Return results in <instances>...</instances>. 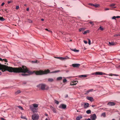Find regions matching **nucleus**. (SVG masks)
<instances>
[{
	"label": "nucleus",
	"instance_id": "f257e3e1",
	"mask_svg": "<svg viewBox=\"0 0 120 120\" xmlns=\"http://www.w3.org/2000/svg\"><path fill=\"white\" fill-rule=\"evenodd\" d=\"M0 70H2V71L3 72L7 71L11 72L23 73L21 75L23 76L29 75L32 74L34 73L37 75V71L33 72L30 71L27 69L26 67L24 66H22V67L15 68L8 67L0 64Z\"/></svg>",
	"mask_w": 120,
	"mask_h": 120
},
{
	"label": "nucleus",
	"instance_id": "f03ea898",
	"mask_svg": "<svg viewBox=\"0 0 120 120\" xmlns=\"http://www.w3.org/2000/svg\"><path fill=\"white\" fill-rule=\"evenodd\" d=\"M37 87L42 90H48L49 89V87L45 84H40L37 86Z\"/></svg>",
	"mask_w": 120,
	"mask_h": 120
},
{
	"label": "nucleus",
	"instance_id": "7ed1b4c3",
	"mask_svg": "<svg viewBox=\"0 0 120 120\" xmlns=\"http://www.w3.org/2000/svg\"><path fill=\"white\" fill-rule=\"evenodd\" d=\"M39 118V116L38 114H34L32 116V118L33 120H38Z\"/></svg>",
	"mask_w": 120,
	"mask_h": 120
},
{
	"label": "nucleus",
	"instance_id": "20e7f679",
	"mask_svg": "<svg viewBox=\"0 0 120 120\" xmlns=\"http://www.w3.org/2000/svg\"><path fill=\"white\" fill-rule=\"evenodd\" d=\"M106 75L105 73H103L101 72H97L93 73V75Z\"/></svg>",
	"mask_w": 120,
	"mask_h": 120
},
{
	"label": "nucleus",
	"instance_id": "39448f33",
	"mask_svg": "<svg viewBox=\"0 0 120 120\" xmlns=\"http://www.w3.org/2000/svg\"><path fill=\"white\" fill-rule=\"evenodd\" d=\"M96 118L97 117L96 115L95 114H94L90 115V119L92 120H95Z\"/></svg>",
	"mask_w": 120,
	"mask_h": 120
},
{
	"label": "nucleus",
	"instance_id": "423d86ee",
	"mask_svg": "<svg viewBox=\"0 0 120 120\" xmlns=\"http://www.w3.org/2000/svg\"><path fill=\"white\" fill-rule=\"evenodd\" d=\"M30 109L33 112H36L38 109L37 108H34L32 105L30 106Z\"/></svg>",
	"mask_w": 120,
	"mask_h": 120
},
{
	"label": "nucleus",
	"instance_id": "0eeeda50",
	"mask_svg": "<svg viewBox=\"0 0 120 120\" xmlns=\"http://www.w3.org/2000/svg\"><path fill=\"white\" fill-rule=\"evenodd\" d=\"M66 105L64 104H61L59 106V107L60 108L63 109H65L66 107Z\"/></svg>",
	"mask_w": 120,
	"mask_h": 120
},
{
	"label": "nucleus",
	"instance_id": "6e6552de",
	"mask_svg": "<svg viewBox=\"0 0 120 120\" xmlns=\"http://www.w3.org/2000/svg\"><path fill=\"white\" fill-rule=\"evenodd\" d=\"M80 66V64H73L72 65V66L73 67H79Z\"/></svg>",
	"mask_w": 120,
	"mask_h": 120
},
{
	"label": "nucleus",
	"instance_id": "1a4fd4ad",
	"mask_svg": "<svg viewBox=\"0 0 120 120\" xmlns=\"http://www.w3.org/2000/svg\"><path fill=\"white\" fill-rule=\"evenodd\" d=\"M115 104V103L113 102H109L107 104L108 105L111 106L114 105Z\"/></svg>",
	"mask_w": 120,
	"mask_h": 120
},
{
	"label": "nucleus",
	"instance_id": "9d476101",
	"mask_svg": "<svg viewBox=\"0 0 120 120\" xmlns=\"http://www.w3.org/2000/svg\"><path fill=\"white\" fill-rule=\"evenodd\" d=\"M89 104L88 103H84V107L85 109H86L89 107Z\"/></svg>",
	"mask_w": 120,
	"mask_h": 120
},
{
	"label": "nucleus",
	"instance_id": "9b49d317",
	"mask_svg": "<svg viewBox=\"0 0 120 120\" xmlns=\"http://www.w3.org/2000/svg\"><path fill=\"white\" fill-rule=\"evenodd\" d=\"M86 98L87 99L90 100L91 101H92L94 100L93 98L92 97H87Z\"/></svg>",
	"mask_w": 120,
	"mask_h": 120
},
{
	"label": "nucleus",
	"instance_id": "f8f14e48",
	"mask_svg": "<svg viewBox=\"0 0 120 120\" xmlns=\"http://www.w3.org/2000/svg\"><path fill=\"white\" fill-rule=\"evenodd\" d=\"M78 83L77 81H75L74 82H71L70 84L71 85H75Z\"/></svg>",
	"mask_w": 120,
	"mask_h": 120
},
{
	"label": "nucleus",
	"instance_id": "ddd939ff",
	"mask_svg": "<svg viewBox=\"0 0 120 120\" xmlns=\"http://www.w3.org/2000/svg\"><path fill=\"white\" fill-rule=\"evenodd\" d=\"M50 108L53 111L54 113H56V109L52 106H51Z\"/></svg>",
	"mask_w": 120,
	"mask_h": 120
},
{
	"label": "nucleus",
	"instance_id": "4468645a",
	"mask_svg": "<svg viewBox=\"0 0 120 120\" xmlns=\"http://www.w3.org/2000/svg\"><path fill=\"white\" fill-rule=\"evenodd\" d=\"M38 105L36 103H34L32 105V106L34 108H37L38 107Z\"/></svg>",
	"mask_w": 120,
	"mask_h": 120
},
{
	"label": "nucleus",
	"instance_id": "2eb2a0df",
	"mask_svg": "<svg viewBox=\"0 0 120 120\" xmlns=\"http://www.w3.org/2000/svg\"><path fill=\"white\" fill-rule=\"evenodd\" d=\"M82 116H77L76 118V120H80L82 118Z\"/></svg>",
	"mask_w": 120,
	"mask_h": 120
},
{
	"label": "nucleus",
	"instance_id": "dca6fc26",
	"mask_svg": "<svg viewBox=\"0 0 120 120\" xmlns=\"http://www.w3.org/2000/svg\"><path fill=\"white\" fill-rule=\"evenodd\" d=\"M70 49L71 50L74 51L75 52H79V50H76L75 49Z\"/></svg>",
	"mask_w": 120,
	"mask_h": 120
},
{
	"label": "nucleus",
	"instance_id": "f3484780",
	"mask_svg": "<svg viewBox=\"0 0 120 120\" xmlns=\"http://www.w3.org/2000/svg\"><path fill=\"white\" fill-rule=\"evenodd\" d=\"M109 44L110 45H116V43L112 42H109Z\"/></svg>",
	"mask_w": 120,
	"mask_h": 120
},
{
	"label": "nucleus",
	"instance_id": "a211bd4d",
	"mask_svg": "<svg viewBox=\"0 0 120 120\" xmlns=\"http://www.w3.org/2000/svg\"><path fill=\"white\" fill-rule=\"evenodd\" d=\"M21 92L20 90H18L15 92V94L16 95H17L20 93H21Z\"/></svg>",
	"mask_w": 120,
	"mask_h": 120
},
{
	"label": "nucleus",
	"instance_id": "6ab92c4d",
	"mask_svg": "<svg viewBox=\"0 0 120 120\" xmlns=\"http://www.w3.org/2000/svg\"><path fill=\"white\" fill-rule=\"evenodd\" d=\"M48 80L49 82H53L54 81V80L52 78H49L48 79Z\"/></svg>",
	"mask_w": 120,
	"mask_h": 120
},
{
	"label": "nucleus",
	"instance_id": "aec40b11",
	"mask_svg": "<svg viewBox=\"0 0 120 120\" xmlns=\"http://www.w3.org/2000/svg\"><path fill=\"white\" fill-rule=\"evenodd\" d=\"M86 76V75H79V78L85 77Z\"/></svg>",
	"mask_w": 120,
	"mask_h": 120
},
{
	"label": "nucleus",
	"instance_id": "412c9836",
	"mask_svg": "<svg viewBox=\"0 0 120 120\" xmlns=\"http://www.w3.org/2000/svg\"><path fill=\"white\" fill-rule=\"evenodd\" d=\"M85 29V28H81L79 29V31L80 32L83 31Z\"/></svg>",
	"mask_w": 120,
	"mask_h": 120
},
{
	"label": "nucleus",
	"instance_id": "4be33fe9",
	"mask_svg": "<svg viewBox=\"0 0 120 120\" xmlns=\"http://www.w3.org/2000/svg\"><path fill=\"white\" fill-rule=\"evenodd\" d=\"M91 111L90 110V109L87 110L86 111V113H87V114H89L90 113H91Z\"/></svg>",
	"mask_w": 120,
	"mask_h": 120
},
{
	"label": "nucleus",
	"instance_id": "5701e85b",
	"mask_svg": "<svg viewBox=\"0 0 120 120\" xmlns=\"http://www.w3.org/2000/svg\"><path fill=\"white\" fill-rule=\"evenodd\" d=\"M62 77H57L56 79V80L57 81L61 80L62 79Z\"/></svg>",
	"mask_w": 120,
	"mask_h": 120
},
{
	"label": "nucleus",
	"instance_id": "b1692460",
	"mask_svg": "<svg viewBox=\"0 0 120 120\" xmlns=\"http://www.w3.org/2000/svg\"><path fill=\"white\" fill-rule=\"evenodd\" d=\"M100 6L99 4H94V6L96 8Z\"/></svg>",
	"mask_w": 120,
	"mask_h": 120
},
{
	"label": "nucleus",
	"instance_id": "393cba45",
	"mask_svg": "<svg viewBox=\"0 0 120 120\" xmlns=\"http://www.w3.org/2000/svg\"><path fill=\"white\" fill-rule=\"evenodd\" d=\"M55 58L57 59H59L60 60H62V57H55Z\"/></svg>",
	"mask_w": 120,
	"mask_h": 120
},
{
	"label": "nucleus",
	"instance_id": "a878e982",
	"mask_svg": "<svg viewBox=\"0 0 120 120\" xmlns=\"http://www.w3.org/2000/svg\"><path fill=\"white\" fill-rule=\"evenodd\" d=\"M89 32V30H87L86 31H85L84 32L82 33L83 34H86L87 33H88Z\"/></svg>",
	"mask_w": 120,
	"mask_h": 120
},
{
	"label": "nucleus",
	"instance_id": "bb28decb",
	"mask_svg": "<svg viewBox=\"0 0 120 120\" xmlns=\"http://www.w3.org/2000/svg\"><path fill=\"white\" fill-rule=\"evenodd\" d=\"M54 102L55 104H56L57 105H58L59 104V101H58L56 100H54Z\"/></svg>",
	"mask_w": 120,
	"mask_h": 120
},
{
	"label": "nucleus",
	"instance_id": "cd10ccee",
	"mask_svg": "<svg viewBox=\"0 0 120 120\" xmlns=\"http://www.w3.org/2000/svg\"><path fill=\"white\" fill-rule=\"evenodd\" d=\"M5 20V19L3 18L2 17H0V20L1 21H3L4 20Z\"/></svg>",
	"mask_w": 120,
	"mask_h": 120
},
{
	"label": "nucleus",
	"instance_id": "c85d7f7f",
	"mask_svg": "<svg viewBox=\"0 0 120 120\" xmlns=\"http://www.w3.org/2000/svg\"><path fill=\"white\" fill-rule=\"evenodd\" d=\"M99 29L102 31L103 30V28L101 26H100L98 29V30H99Z\"/></svg>",
	"mask_w": 120,
	"mask_h": 120
},
{
	"label": "nucleus",
	"instance_id": "c756f323",
	"mask_svg": "<svg viewBox=\"0 0 120 120\" xmlns=\"http://www.w3.org/2000/svg\"><path fill=\"white\" fill-rule=\"evenodd\" d=\"M114 37H116L117 36H120V34H116L114 35Z\"/></svg>",
	"mask_w": 120,
	"mask_h": 120
},
{
	"label": "nucleus",
	"instance_id": "7c9ffc66",
	"mask_svg": "<svg viewBox=\"0 0 120 120\" xmlns=\"http://www.w3.org/2000/svg\"><path fill=\"white\" fill-rule=\"evenodd\" d=\"M101 116H103L104 117L105 116V113H103L101 114Z\"/></svg>",
	"mask_w": 120,
	"mask_h": 120
},
{
	"label": "nucleus",
	"instance_id": "2f4dec72",
	"mask_svg": "<svg viewBox=\"0 0 120 120\" xmlns=\"http://www.w3.org/2000/svg\"><path fill=\"white\" fill-rule=\"evenodd\" d=\"M18 107L19 108V109H20L21 110H23V109L22 108V107L20 106H18Z\"/></svg>",
	"mask_w": 120,
	"mask_h": 120
},
{
	"label": "nucleus",
	"instance_id": "473e14b6",
	"mask_svg": "<svg viewBox=\"0 0 120 120\" xmlns=\"http://www.w3.org/2000/svg\"><path fill=\"white\" fill-rule=\"evenodd\" d=\"M67 81V80L66 79H64L63 80V82L64 83L65 82H66Z\"/></svg>",
	"mask_w": 120,
	"mask_h": 120
},
{
	"label": "nucleus",
	"instance_id": "72a5a7b5",
	"mask_svg": "<svg viewBox=\"0 0 120 120\" xmlns=\"http://www.w3.org/2000/svg\"><path fill=\"white\" fill-rule=\"evenodd\" d=\"M88 39V44L90 45L91 44V42H90V40L89 39Z\"/></svg>",
	"mask_w": 120,
	"mask_h": 120
},
{
	"label": "nucleus",
	"instance_id": "f704fd0d",
	"mask_svg": "<svg viewBox=\"0 0 120 120\" xmlns=\"http://www.w3.org/2000/svg\"><path fill=\"white\" fill-rule=\"evenodd\" d=\"M28 22L30 23H31L32 22V21L30 19H28Z\"/></svg>",
	"mask_w": 120,
	"mask_h": 120
},
{
	"label": "nucleus",
	"instance_id": "c9c22d12",
	"mask_svg": "<svg viewBox=\"0 0 120 120\" xmlns=\"http://www.w3.org/2000/svg\"><path fill=\"white\" fill-rule=\"evenodd\" d=\"M13 2V1L12 0H11L10 1H8V4H9L10 3H11Z\"/></svg>",
	"mask_w": 120,
	"mask_h": 120
},
{
	"label": "nucleus",
	"instance_id": "e433bc0d",
	"mask_svg": "<svg viewBox=\"0 0 120 120\" xmlns=\"http://www.w3.org/2000/svg\"><path fill=\"white\" fill-rule=\"evenodd\" d=\"M115 5V4H111L110 5V6L111 7H113Z\"/></svg>",
	"mask_w": 120,
	"mask_h": 120
},
{
	"label": "nucleus",
	"instance_id": "4c0bfd02",
	"mask_svg": "<svg viewBox=\"0 0 120 120\" xmlns=\"http://www.w3.org/2000/svg\"><path fill=\"white\" fill-rule=\"evenodd\" d=\"M21 118L22 119H26V120H27V119L25 117H22V116H21Z\"/></svg>",
	"mask_w": 120,
	"mask_h": 120
},
{
	"label": "nucleus",
	"instance_id": "58836bf2",
	"mask_svg": "<svg viewBox=\"0 0 120 120\" xmlns=\"http://www.w3.org/2000/svg\"><path fill=\"white\" fill-rule=\"evenodd\" d=\"M93 90V89L90 90H88L87 91V92L88 93L90 92L91 91Z\"/></svg>",
	"mask_w": 120,
	"mask_h": 120
},
{
	"label": "nucleus",
	"instance_id": "ea45409f",
	"mask_svg": "<svg viewBox=\"0 0 120 120\" xmlns=\"http://www.w3.org/2000/svg\"><path fill=\"white\" fill-rule=\"evenodd\" d=\"M116 18V16H113V17H112V19H115Z\"/></svg>",
	"mask_w": 120,
	"mask_h": 120
},
{
	"label": "nucleus",
	"instance_id": "a19ab883",
	"mask_svg": "<svg viewBox=\"0 0 120 120\" xmlns=\"http://www.w3.org/2000/svg\"><path fill=\"white\" fill-rule=\"evenodd\" d=\"M45 30H47V31H48L49 32H51V33H52V32L51 31L48 30V29H45Z\"/></svg>",
	"mask_w": 120,
	"mask_h": 120
},
{
	"label": "nucleus",
	"instance_id": "79ce46f5",
	"mask_svg": "<svg viewBox=\"0 0 120 120\" xmlns=\"http://www.w3.org/2000/svg\"><path fill=\"white\" fill-rule=\"evenodd\" d=\"M83 42L85 44H87V41L85 40H84Z\"/></svg>",
	"mask_w": 120,
	"mask_h": 120
},
{
	"label": "nucleus",
	"instance_id": "37998d69",
	"mask_svg": "<svg viewBox=\"0 0 120 120\" xmlns=\"http://www.w3.org/2000/svg\"><path fill=\"white\" fill-rule=\"evenodd\" d=\"M19 6H16V9L17 10L19 8Z\"/></svg>",
	"mask_w": 120,
	"mask_h": 120
},
{
	"label": "nucleus",
	"instance_id": "c03bdc74",
	"mask_svg": "<svg viewBox=\"0 0 120 120\" xmlns=\"http://www.w3.org/2000/svg\"><path fill=\"white\" fill-rule=\"evenodd\" d=\"M89 5H90L92 6H94V4H91V3H90L89 4Z\"/></svg>",
	"mask_w": 120,
	"mask_h": 120
},
{
	"label": "nucleus",
	"instance_id": "a18cd8bd",
	"mask_svg": "<svg viewBox=\"0 0 120 120\" xmlns=\"http://www.w3.org/2000/svg\"><path fill=\"white\" fill-rule=\"evenodd\" d=\"M3 60L5 62H7V60L6 59H3Z\"/></svg>",
	"mask_w": 120,
	"mask_h": 120
},
{
	"label": "nucleus",
	"instance_id": "49530a36",
	"mask_svg": "<svg viewBox=\"0 0 120 120\" xmlns=\"http://www.w3.org/2000/svg\"><path fill=\"white\" fill-rule=\"evenodd\" d=\"M66 57H62V60H64L66 59Z\"/></svg>",
	"mask_w": 120,
	"mask_h": 120
},
{
	"label": "nucleus",
	"instance_id": "de8ad7c7",
	"mask_svg": "<svg viewBox=\"0 0 120 120\" xmlns=\"http://www.w3.org/2000/svg\"><path fill=\"white\" fill-rule=\"evenodd\" d=\"M89 23H90L91 24H92V25H94V23L93 22H90Z\"/></svg>",
	"mask_w": 120,
	"mask_h": 120
},
{
	"label": "nucleus",
	"instance_id": "09e8293b",
	"mask_svg": "<svg viewBox=\"0 0 120 120\" xmlns=\"http://www.w3.org/2000/svg\"><path fill=\"white\" fill-rule=\"evenodd\" d=\"M113 75L116 76H119V75L116 74H113Z\"/></svg>",
	"mask_w": 120,
	"mask_h": 120
},
{
	"label": "nucleus",
	"instance_id": "8fccbe9b",
	"mask_svg": "<svg viewBox=\"0 0 120 120\" xmlns=\"http://www.w3.org/2000/svg\"><path fill=\"white\" fill-rule=\"evenodd\" d=\"M66 58H67L66 59H71L70 58H69V57H68L67 56H66Z\"/></svg>",
	"mask_w": 120,
	"mask_h": 120
},
{
	"label": "nucleus",
	"instance_id": "3c124183",
	"mask_svg": "<svg viewBox=\"0 0 120 120\" xmlns=\"http://www.w3.org/2000/svg\"><path fill=\"white\" fill-rule=\"evenodd\" d=\"M113 75V74H109V76H112Z\"/></svg>",
	"mask_w": 120,
	"mask_h": 120
},
{
	"label": "nucleus",
	"instance_id": "603ef678",
	"mask_svg": "<svg viewBox=\"0 0 120 120\" xmlns=\"http://www.w3.org/2000/svg\"><path fill=\"white\" fill-rule=\"evenodd\" d=\"M1 119L2 120H5V119L3 118H1Z\"/></svg>",
	"mask_w": 120,
	"mask_h": 120
},
{
	"label": "nucleus",
	"instance_id": "864d4df0",
	"mask_svg": "<svg viewBox=\"0 0 120 120\" xmlns=\"http://www.w3.org/2000/svg\"><path fill=\"white\" fill-rule=\"evenodd\" d=\"M4 4V2L3 3L1 4V6H3Z\"/></svg>",
	"mask_w": 120,
	"mask_h": 120
},
{
	"label": "nucleus",
	"instance_id": "5fc2aeb1",
	"mask_svg": "<svg viewBox=\"0 0 120 120\" xmlns=\"http://www.w3.org/2000/svg\"><path fill=\"white\" fill-rule=\"evenodd\" d=\"M116 18H120V16H116Z\"/></svg>",
	"mask_w": 120,
	"mask_h": 120
},
{
	"label": "nucleus",
	"instance_id": "6e6d98bb",
	"mask_svg": "<svg viewBox=\"0 0 120 120\" xmlns=\"http://www.w3.org/2000/svg\"><path fill=\"white\" fill-rule=\"evenodd\" d=\"M45 116H48V114L47 113H45Z\"/></svg>",
	"mask_w": 120,
	"mask_h": 120
},
{
	"label": "nucleus",
	"instance_id": "4d7b16f0",
	"mask_svg": "<svg viewBox=\"0 0 120 120\" xmlns=\"http://www.w3.org/2000/svg\"><path fill=\"white\" fill-rule=\"evenodd\" d=\"M109 10V9L108 8H105V10Z\"/></svg>",
	"mask_w": 120,
	"mask_h": 120
},
{
	"label": "nucleus",
	"instance_id": "13d9d810",
	"mask_svg": "<svg viewBox=\"0 0 120 120\" xmlns=\"http://www.w3.org/2000/svg\"><path fill=\"white\" fill-rule=\"evenodd\" d=\"M29 9L28 8H27V9H26V10L27 11H29Z\"/></svg>",
	"mask_w": 120,
	"mask_h": 120
},
{
	"label": "nucleus",
	"instance_id": "bf43d9fd",
	"mask_svg": "<svg viewBox=\"0 0 120 120\" xmlns=\"http://www.w3.org/2000/svg\"><path fill=\"white\" fill-rule=\"evenodd\" d=\"M85 120H91L90 119V118H88L87 119H86Z\"/></svg>",
	"mask_w": 120,
	"mask_h": 120
},
{
	"label": "nucleus",
	"instance_id": "052dcab7",
	"mask_svg": "<svg viewBox=\"0 0 120 120\" xmlns=\"http://www.w3.org/2000/svg\"><path fill=\"white\" fill-rule=\"evenodd\" d=\"M41 20L42 21H43L44 20V19H41Z\"/></svg>",
	"mask_w": 120,
	"mask_h": 120
},
{
	"label": "nucleus",
	"instance_id": "680f3d73",
	"mask_svg": "<svg viewBox=\"0 0 120 120\" xmlns=\"http://www.w3.org/2000/svg\"><path fill=\"white\" fill-rule=\"evenodd\" d=\"M0 61L3 60L2 59V58H0Z\"/></svg>",
	"mask_w": 120,
	"mask_h": 120
},
{
	"label": "nucleus",
	"instance_id": "e2e57ef3",
	"mask_svg": "<svg viewBox=\"0 0 120 120\" xmlns=\"http://www.w3.org/2000/svg\"><path fill=\"white\" fill-rule=\"evenodd\" d=\"M45 120H49L48 118H46Z\"/></svg>",
	"mask_w": 120,
	"mask_h": 120
},
{
	"label": "nucleus",
	"instance_id": "0e129e2a",
	"mask_svg": "<svg viewBox=\"0 0 120 120\" xmlns=\"http://www.w3.org/2000/svg\"><path fill=\"white\" fill-rule=\"evenodd\" d=\"M95 106V105H92V107H94Z\"/></svg>",
	"mask_w": 120,
	"mask_h": 120
},
{
	"label": "nucleus",
	"instance_id": "69168bd1",
	"mask_svg": "<svg viewBox=\"0 0 120 120\" xmlns=\"http://www.w3.org/2000/svg\"><path fill=\"white\" fill-rule=\"evenodd\" d=\"M37 61H34L33 62L35 63H37Z\"/></svg>",
	"mask_w": 120,
	"mask_h": 120
},
{
	"label": "nucleus",
	"instance_id": "338daca9",
	"mask_svg": "<svg viewBox=\"0 0 120 120\" xmlns=\"http://www.w3.org/2000/svg\"><path fill=\"white\" fill-rule=\"evenodd\" d=\"M24 5L25 6H27V4H24Z\"/></svg>",
	"mask_w": 120,
	"mask_h": 120
},
{
	"label": "nucleus",
	"instance_id": "774afa93",
	"mask_svg": "<svg viewBox=\"0 0 120 120\" xmlns=\"http://www.w3.org/2000/svg\"><path fill=\"white\" fill-rule=\"evenodd\" d=\"M1 72H0V75H1Z\"/></svg>",
	"mask_w": 120,
	"mask_h": 120
}]
</instances>
